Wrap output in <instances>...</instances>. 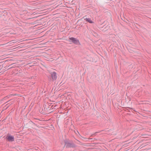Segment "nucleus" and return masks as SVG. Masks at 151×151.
Here are the masks:
<instances>
[{"mask_svg":"<svg viewBox=\"0 0 151 151\" xmlns=\"http://www.w3.org/2000/svg\"><path fill=\"white\" fill-rule=\"evenodd\" d=\"M7 139L9 141H13L14 140V138L13 136L11 135H8L7 137Z\"/></svg>","mask_w":151,"mask_h":151,"instance_id":"5","label":"nucleus"},{"mask_svg":"<svg viewBox=\"0 0 151 151\" xmlns=\"http://www.w3.org/2000/svg\"><path fill=\"white\" fill-rule=\"evenodd\" d=\"M51 74L53 80H56L57 77L56 73L55 72H52Z\"/></svg>","mask_w":151,"mask_h":151,"instance_id":"4","label":"nucleus"},{"mask_svg":"<svg viewBox=\"0 0 151 151\" xmlns=\"http://www.w3.org/2000/svg\"><path fill=\"white\" fill-rule=\"evenodd\" d=\"M41 16L38 15V30L40 29L41 28H39L40 27H42V26H40V27H39L40 25H42L43 26V24L42 23V22H41L42 20L43 19L41 17ZM42 23H44V22H42Z\"/></svg>","mask_w":151,"mask_h":151,"instance_id":"3","label":"nucleus"},{"mask_svg":"<svg viewBox=\"0 0 151 151\" xmlns=\"http://www.w3.org/2000/svg\"><path fill=\"white\" fill-rule=\"evenodd\" d=\"M69 40H70V41H71L73 43L76 45H78L80 44L79 40L77 39L74 37H70L69 38Z\"/></svg>","mask_w":151,"mask_h":151,"instance_id":"2","label":"nucleus"},{"mask_svg":"<svg viewBox=\"0 0 151 151\" xmlns=\"http://www.w3.org/2000/svg\"><path fill=\"white\" fill-rule=\"evenodd\" d=\"M65 145L67 148H75L76 147V145L73 142V141H69L68 140H65L64 141Z\"/></svg>","mask_w":151,"mask_h":151,"instance_id":"1","label":"nucleus"},{"mask_svg":"<svg viewBox=\"0 0 151 151\" xmlns=\"http://www.w3.org/2000/svg\"><path fill=\"white\" fill-rule=\"evenodd\" d=\"M41 38V37H38V39H39V38Z\"/></svg>","mask_w":151,"mask_h":151,"instance_id":"8","label":"nucleus"},{"mask_svg":"<svg viewBox=\"0 0 151 151\" xmlns=\"http://www.w3.org/2000/svg\"><path fill=\"white\" fill-rule=\"evenodd\" d=\"M86 21L89 22L90 23H92L93 22L91 20V19L89 18H86L84 19Z\"/></svg>","mask_w":151,"mask_h":151,"instance_id":"6","label":"nucleus"},{"mask_svg":"<svg viewBox=\"0 0 151 151\" xmlns=\"http://www.w3.org/2000/svg\"><path fill=\"white\" fill-rule=\"evenodd\" d=\"M40 110V113H41L42 114H43L44 113V111L43 109H42L41 111H40V110Z\"/></svg>","mask_w":151,"mask_h":151,"instance_id":"7","label":"nucleus"}]
</instances>
